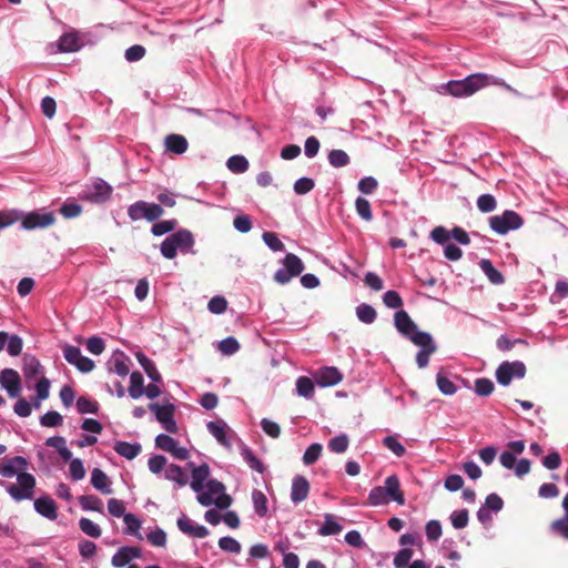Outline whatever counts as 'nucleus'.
<instances>
[{
  "instance_id": "obj_1",
  "label": "nucleus",
  "mask_w": 568,
  "mask_h": 568,
  "mask_svg": "<svg viewBox=\"0 0 568 568\" xmlns=\"http://www.w3.org/2000/svg\"><path fill=\"white\" fill-rule=\"evenodd\" d=\"M394 324L396 329L414 345L419 347L416 354V364L418 368H425L429 364V357L436 353L437 344L433 336L419 331L416 323L410 318L407 312L400 310L394 315Z\"/></svg>"
},
{
  "instance_id": "obj_2",
  "label": "nucleus",
  "mask_w": 568,
  "mask_h": 568,
  "mask_svg": "<svg viewBox=\"0 0 568 568\" xmlns=\"http://www.w3.org/2000/svg\"><path fill=\"white\" fill-rule=\"evenodd\" d=\"M488 85L501 87L515 95H520L516 89L510 87L503 79L487 73H474L462 80H452L448 81L444 88L448 94L455 98H466Z\"/></svg>"
},
{
  "instance_id": "obj_3",
  "label": "nucleus",
  "mask_w": 568,
  "mask_h": 568,
  "mask_svg": "<svg viewBox=\"0 0 568 568\" xmlns=\"http://www.w3.org/2000/svg\"><path fill=\"white\" fill-rule=\"evenodd\" d=\"M404 505L405 497L396 475L386 477L384 486L374 487L368 494V504L372 506L387 505L389 501Z\"/></svg>"
},
{
  "instance_id": "obj_4",
  "label": "nucleus",
  "mask_w": 568,
  "mask_h": 568,
  "mask_svg": "<svg viewBox=\"0 0 568 568\" xmlns=\"http://www.w3.org/2000/svg\"><path fill=\"white\" fill-rule=\"evenodd\" d=\"M193 246V234L189 230L181 229L169 235L161 243L160 252L165 258L173 260L178 254V250H180L182 253H194L192 250Z\"/></svg>"
},
{
  "instance_id": "obj_5",
  "label": "nucleus",
  "mask_w": 568,
  "mask_h": 568,
  "mask_svg": "<svg viewBox=\"0 0 568 568\" xmlns=\"http://www.w3.org/2000/svg\"><path fill=\"white\" fill-rule=\"evenodd\" d=\"M196 494L199 504L204 507L215 505L220 509H225L232 503V498L225 494V486L216 479L207 480L204 489Z\"/></svg>"
},
{
  "instance_id": "obj_6",
  "label": "nucleus",
  "mask_w": 568,
  "mask_h": 568,
  "mask_svg": "<svg viewBox=\"0 0 568 568\" xmlns=\"http://www.w3.org/2000/svg\"><path fill=\"white\" fill-rule=\"evenodd\" d=\"M0 486L6 488L14 501L29 500L34 496L36 478L32 474H19L17 483L6 484L0 480Z\"/></svg>"
},
{
  "instance_id": "obj_7",
  "label": "nucleus",
  "mask_w": 568,
  "mask_h": 568,
  "mask_svg": "<svg viewBox=\"0 0 568 568\" xmlns=\"http://www.w3.org/2000/svg\"><path fill=\"white\" fill-rule=\"evenodd\" d=\"M305 266L303 261L294 253H287L280 267L274 274V281L278 284H287L292 278L301 275Z\"/></svg>"
},
{
  "instance_id": "obj_8",
  "label": "nucleus",
  "mask_w": 568,
  "mask_h": 568,
  "mask_svg": "<svg viewBox=\"0 0 568 568\" xmlns=\"http://www.w3.org/2000/svg\"><path fill=\"white\" fill-rule=\"evenodd\" d=\"M524 224L521 216L511 210H506L499 215L489 217L490 229L500 235H505L510 231L518 230Z\"/></svg>"
},
{
  "instance_id": "obj_9",
  "label": "nucleus",
  "mask_w": 568,
  "mask_h": 568,
  "mask_svg": "<svg viewBox=\"0 0 568 568\" xmlns=\"http://www.w3.org/2000/svg\"><path fill=\"white\" fill-rule=\"evenodd\" d=\"M164 214V210L160 204L146 201H136L128 207V216L135 222L145 219L154 222Z\"/></svg>"
},
{
  "instance_id": "obj_10",
  "label": "nucleus",
  "mask_w": 568,
  "mask_h": 568,
  "mask_svg": "<svg viewBox=\"0 0 568 568\" xmlns=\"http://www.w3.org/2000/svg\"><path fill=\"white\" fill-rule=\"evenodd\" d=\"M526 366L520 361L503 362L496 369V379L503 386H508L514 378H523Z\"/></svg>"
},
{
  "instance_id": "obj_11",
  "label": "nucleus",
  "mask_w": 568,
  "mask_h": 568,
  "mask_svg": "<svg viewBox=\"0 0 568 568\" xmlns=\"http://www.w3.org/2000/svg\"><path fill=\"white\" fill-rule=\"evenodd\" d=\"M149 409L154 413L156 420L168 433L175 434L178 432V425L174 420L175 406L173 404L159 405L158 403H151Z\"/></svg>"
},
{
  "instance_id": "obj_12",
  "label": "nucleus",
  "mask_w": 568,
  "mask_h": 568,
  "mask_svg": "<svg viewBox=\"0 0 568 568\" xmlns=\"http://www.w3.org/2000/svg\"><path fill=\"white\" fill-rule=\"evenodd\" d=\"M112 194V186L102 179H97L80 194V199L91 203H104Z\"/></svg>"
},
{
  "instance_id": "obj_13",
  "label": "nucleus",
  "mask_w": 568,
  "mask_h": 568,
  "mask_svg": "<svg viewBox=\"0 0 568 568\" xmlns=\"http://www.w3.org/2000/svg\"><path fill=\"white\" fill-rule=\"evenodd\" d=\"M206 428L220 445L225 448L232 447V440L236 438V434L223 419L209 422Z\"/></svg>"
},
{
  "instance_id": "obj_14",
  "label": "nucleus",
  "mask_w": 568,
  "mask_h": 568,
  "mask_svg": "<svg viewBox=\"0 0 568 568\" xmlns=\"http://www.w3.org/2000/svg\"><path fill=\"white\" fill-rule=\"evenodd\" d=\"M21 217V227L24 230L44 229L55 222V216L52 212L33 211L26 215L22 214Z\"/></svg>"
},
{
  "instance_id": "obj_15",
  "label": "nucleus",
  "mask_w": 568,
  "mask_h": 568,
  "mask_svg": "<svg viewBox=\"0 0 568 568\" xmlns=\"http://www.w3.org/2000/svg\"><path fill=\"white\" fill-rule=\"evenodd\" d=\"M63 356L69 364L74 365L82 373H89L94 368V362L83 356L81 349L77 346L65 345Z\"/></svg>"
},
{
  "instance_id": "obj_16",
  "label": "nucleus",
  "mask_w": 568,
  "mask_h": 568,
  "mask_svg": "<svg viewBox=\"0 0 568 568\" xmlns=\"http://www.w3.org/2000/svg\"><path fill=\"white\" fill-rule=\"evenodd\" d=\"M155 445L158 448L170 453L174 458L185 460L189 458L190 453L185 447L179 445V442L166 434H160L155 437Z\"/></svg>"
},
{
  "instance_id": "obj_17",
  "label": "nucleus",
  "mask_w": 568,
  "mask_h": 568,
  "mask_svg": "<svg viewBox=\"0 0 568 568\" xmlns=\"http://www.w3.org/2000/svg\"><path fill=\"white\" fill-rule=\"evenodd\" d=\"M28 460L22 456H14L9 459H0V476L11 478L19 477V474H28Z\"/></svg>"
},
{
  "instance_id": "obj_18",
  "label": "nucleus",
  "mask_w": 568,
  "mask_h": 568,
  "mask_svg": "<svg viewBox=\"0 0 568 568\" xmlns=\"http://www.w3.org/2000/svg\"><path fill=\"white\" fill-rule=\"evenodd\" d=\"M0 385L10 397H18L21 392V379L17 371L4 368L0 372Z\"/></svg>"
},
{
  "instance_id": "obj_19",
  "label": "nucleus",
  "mask_w": 568,
  "mask_h": 568,
  "mask_svg": "<svg viewBox=\"0 0 568 568\" xmlns=\"http://www.w3.org/2000/svg\"><path fill=\"white\" fill-rule=\"evenodd\" d=\"M178 528L184 535L194 538H205L209 536V530L205 526L199 525L190 519L186 515L182 514L176 520Z\"/></svg>"
},
{
  "instance_id": "obj_20",
  "label": "nucleus",
  "mask_w": 568,
  "mask_h": 568,
  "mask_svg": "<svg viewBox=\"0 0 568 568\" xmlns=\"http://www.w3.org/2000/svg\"><path fill=\"white\" fill-rule=\"evenodd\" d=\"M314 381L321 387H329L338 384L343 375L342 373L333 366L322 367L314 373Z\"/></svg>"
},
{
  "instance_id": "obj_21",
  "label": "nucleus",
  "mask_w": 568,
  "mask_h": 568,
  "mask_svg": "<svg viewBox=\"0 0 568 568\" xmlns=\"http://www.w3.org/2000/svg\"><path fill=\"white\" fill-rule=\"evenodd\" d=\"M187 467L192 470V479L190 481V486L193 491L201 493L204 489L210 476V467L207 464H202L200 466H195L194 463H187Z\"/></svg>"
},
{
  "instance_id": "obj_22",
  "label": "nucleus",
  "mask_w": 568,
  "mask_h": 568,
  "mask_svg": "<svg viewBox=\"0 0 568 568\" xmlns=\"http://www.w3.org/2000/svg\"><path fill=\"white\" fill-rule=\"evenodd\" d=\"M130 357L122 351L116 349L108 362V369L121 377H125L130 373Z\"/></svg>"
},
{
  "instance_id": "obj_23",
  "label": "nucleus",
  "mask_w": 568,
  "mask_h": 568,
  "mask_svg": "<svg viewBox=\"0 0 568 568\" xmlns=\"http://www.w3.org/2000/svg\"><path fill=\"white\" fill-rule=\"evenodd\" d=\"M33 507L39 515L49 520H55L58 518L57 505L49 496H41L34 499Z\"/></svg>"
},
{
  "instance_id": "obj_24",
  "label": "nucleus",
  "mask_w": 568,
  "mask_h": 568,
  "mask_svg": "<svg viewBox=\"0 0 568 568\" xmlns=\"http://www.w3.org/2000/svg\"><path fill=\"white\" fill-rule=\"evenodd\" d=\"M310 493V483L304 476H295L292 481L291 500L297 505L305 500Z\"/></svg>"
},
{
  "instance_id": "obj_25",
  "label": "nucleus",
  "mask_w": 568,
  "mask_h": 568,
  "mask_svg": "<svg viewBox=\"0 0 568 568\" xmlns=\"http://www.w3.org/2000/svg\"><path fill=\"white\" fill-rule=\"evenodd\" d=\"M164 477L165 479L175 483L179 488L184 487L189 483L187 474L175 464L166 466Z\"/></svg>"
},
{
  "instance_id": "obj_26",
  "label": "nucleus",
  "mask_w": 568,
  "mask_h": 568,
  "mask_svg": "<svg viewBox=\"0 0 568 568\" xmlns=\"http://www.w3.org/2000/svg\"><path fill=\"white\" fill-rule=\"evenodd\" d=\"M168 151L174 154H183L186 152L189 143L187 140L180 134H169L164 141Z\"/></svg>"
},
{
  "instance_id": "obj_27",
  "label": "nucleus",
  "mask_w": 568,
  "mask_h": 568,
  "mask_svg": "<svg viewBox=\"0 0 568 568\" xmlns=\"http://www.w3.org/2000/svg\"><path fill=\"white\" fill-rule=\"evenodd\" d=\"M562 508L565 511L564 517L555 520L550 528L555 534L568 540V494L562 500Z\"/></svg>"
},
{
  "instance_id": "obj_28",
  "label": "nucleus",
  "mask_w": 568,
  "mask_h": 568,
  "mask_svg": "<svg viewBox=\"0 0 568 568\" xmlns=\"http://www.w3.org/2000/svg\"><path fill=\"white\" fill-rule=\"evenodd\" d=\"M91 484L97 490H100L102 494L109 495L112 493L108 476L105 475L104 471H102L99 468H94L92 470Z\"/></svg>"
},
{
  "instance_id": "obj_29",
  "label": "nucleus",
  "mask_w": 568,
  "mask_h": 568,
  "mask_svg": "<svg viewBox=\"0 0 568 568\" xmlns=\"http://www.w3.org/2000/svg\"><path fill=\"white\" fill-rule=\"evenodd\" d=\"M114 450L126 459H133L141 453V445L139 443L116 442Z\"/></svg>"
},
{
  "instance_id": "obj_30",
  "label": "nucleus",
  "mask_w": 568,
  "mask_h": 568,
  "mask_svg": "<svg viewBox=\"0 0 568 568\" xmlns=\"http://www.w3.org/2000/svg\"><path fill=\"white\" fill-rule=\"evenodd\" d=\"M129 395L132 399H139L144 394V378L140 372L130 375Z\"/></svg>"
},
{
  "instance_id": "obj_31",
  "label": "nucleus",
  "mask_w": 568,
  "mask_h": 568,
  "mask_svg": "<svg viewBox=\"0 0 568 568\" xmlns=\"http://www.w3.org/2000/svg\"><path fill=\"white\" fill-rule=\"evenodd\" d=\"M343 526L336 521V518L332 514L324 515V524L317 530L321 536H333L342 531Z\"/></svg>"
},
{
  "instance_id": "obj_32",
  "label": "nucleus",
  "mask_w": 568,
  "mask_h": 568,
  "mask_svg": "<svg viewBox=\"0 0 568 568\" xmlns=\"http://www.w3.org/2000/svg\"><path fill=\"white\" fill-rule=\"evenodd\" d=\"M241 456L244 459V462L247 464V466L260 473L263 474L265 470V467L263 463L254 455L251 448H248L245 444L241 443Z\"/></svg>"
},
{
  "instance_id": "obj_33",
  "label": "nucleus",
  "mask_w": 568,
  "mask_h": 568,
  "mask_svg": "<svg viewBox=\"0 0 568 568\" xmlns=\"http://www.w3.org/2000/svg\"><path fill=\"white\" fill-rule=\"evenodd\" d=\"M136 359L139 364L143 367L144 372L154 383L161 382L162 377L159 371L156 369L154 363L143 353H136Z\"/></svg>"
},
{
  "instance_id": "obj_34",
  "label": "nucleus",
  "mask_w": 568,
  "mask_h": 568,
  "mask_svg": "<svg viewBox=\"0 0 568 568\" xmlns=\"http://www.w3.org/2000/svg\"><path fill=\"white\" fill-rule=\"evenodd\" d=\"M43 373H44L43 366L40 364V362L36 357L29 356V357L24 358L23 374L27 379L42 376Z\"/></svg>"
},
{
  "instance_id": "obj_35",
  "label": "nucleus",
  "mask_w": 568,
  "mask_h": 568,
  "mask_svg": "<svg viewBox=\"0 0 568 568\" xmlns=\"http://www.w3.org/2000/svg\"><path fill=\"white\" fill-rule=\"evenodd\" d=\"M58 45L61 52H75L81 47L79 37L72 32L62 34Z\"/></svg>"
},
{
  "instance_id": "obj_36",
  "label": "nucleus",
  "mask_w": 568,
  "mask_h": 568,
  "mask_svg": "<svg viewBox=\"0 0 568 568\" xmlns=\"http://www.w3.org/2000/svg\"><path fill=\"white\" fill-rule=\"evenodd\" d=\"M123 521L125 524V530H124L125 534L132 535V536L136 537L139 540L143 539V536L140 532L142 523L134 514H131V513L125 514L123 516Z\"/></svg>"
},
{
  "instance_id": "obj_37",
  "label": "nucleus",
  "mask_w": 568,
  "mask_h": 568,
  "mask_svg": "<svg viewBox=\"0 0 568 568\" xmlns=\"http://www.w3.org/2000/svg\"><path fill=\"white\" fill-rule=\"evenodd\" d=\"M480 270L484 272V274L488 277V280L493 284H503L504 283V276L503 274L495 268L493 263L489 260L483 258L479 262Z\"/></svg>"
},
{
  "instance_id": "obj_38",
  "label": "nucleus",
  "mask_w": 568,
  "mask_h": 568,
  "mask_svg": "<svg viewBox=\"0 0 568 568\" xmlns=\"http://www.w3.org/2000/svg\"><path fill=\"white\" fill-rule=\"evenodd\" d=\"M145 538L153 547L164 548L168 542L166 532L160 527L148 530Z\"/></svg>"
},
{
  "instance_id": "obj_39",
  "label": "nucleus",
  "mask_w": 568,
  "mask_h": 568,
  "mask_svg": "<svg viewBox=\"0 0 568 568\" xmlns=\"http://www.w3.org/2000/svg\"><path fill=\"white\" fill-rule=\"evenodd\" d=\"M296 393L301 397L312 399L314 397V382L306 376L298 377L296 381Z\"/></svg>"
},
{
  "instance_id": "obj_40",
  "label": "nucleus",
  "mask_w": 568,
  "mask_h": 568,
  "mask_svg": "<svg viewBox=\"0 0 568 568\" xmlns=\"http://www.w3.org/2000/svg\"><path fill=\"white\" fill-rule=\"evenodd\" d=\"M252 501L254 511L258 517H264L267 514V498L266 496L257 489H254L252 493Z\"/></svg>"
},
{
  "instance_id": "obj_41",
  "label": "nucleus",
  "mask_w": 568,
  "mask_h": 568,
  "mask_svg": "<svg viewBox=\"0 0 568 568\" xmlns=\"http://www.w3.org/2000/svg\"><path fill=\"white\" fill-rule=\"evenodd\" d=\"M79 503L83 510L103 511L102 500L94 495L81 496Z\"/></svg>"
},
{
  "instance_id": "obj_42",
  "label": "nucleus",
  "mask_w": 568,
  "mask_h": 568,
  "mask_svg": "<svg viewBox=\"0 0 568 568\" xmlns=\"http://www.w3.org/2000/svg\"><path fill=\"white\" fill-rule=\"evenodd\" d=\"M356 316L362 323L372 324L376 320L377 314L373 306L363 303L356 307Z\"/></svg>"
},
{
  "instance_id": "obj_43",
  "label": "nucleus",
  "mask_w": 568,
  "mask_h": 568,
  "mask_svg": "<svg viewBox=\"0 0 568 568\" xmlns=\"http://www.w3.org/2000/svg\"><path fill=\"white\" fill-rule=\"evenodd\" d=\"M226 166L233 173H244L248 169V161L243 155H232L227 159Z\"/></svg>"
},
{
  "instance_id": "obj_44",
  "label": "nucleus",
  "mask_w": 568,
  "mask_h": 568,
  "mask_svg": "<svg viewBox=\"0 0 568 568\" xmlns=\"http://www.w3.org/2000/svg\"><path fill=\"white\" fill-rule=\"evenodd\" d=\"M176 225H178V222L174 219L160 221L152 225L151 233L154 236H162L164 234H168V233L174 231Z\"/></svg>"
},
{
  "instance_id": "obj_45",
  "label": "nucleus",
  "mask_w": 568,
  "mask_h": 568,
  "mask_svg": "<svg viewBox=\"0 0 568 568\" xmlns=\"http://www.w3.org/2000/svg\"><path fill=\"white\" fill-rule=\"evenodd\" d=\"M263 242L273 252H282L285 250L284 243L276 233L266 231L262 234Z\"/></svg>"
},
{
  "instance_id": "obj_46",
  "label": "nucleus",
  "mask_w": 568,
  "mask_h": 568,
  "mask_svg": "<svg viewBox=\"0 0 568 568\" xmlns=\"http://www.w3.org/2000/svg\"><path fill=\"white\" fill-rule=\"evenodd\" d=\"M349 161L348 154L343 150H332L328 153V162L334 168H344Z\"/></svg>"
},
{
  "instance_id": "obj_47",
  "label": "nucleus",
  "mask_w": 568,
  "mask_h": 568,
  "mask_svg": "<svg viewBox=\"0 0 568 568\" xmlns=\"http://www.w3.org/2000/svg\"><path fill=\"white\" fill-rule=\"evenodd\" d=\"M348 437L345 434H341L329 439L328 448L336 454H343L348 448Z\"/></svg>"
},
{
  "instance_id": "obj_48",
  "label": "nucleus",
  "mask_w": 568,
  "mask_h": 568,
  "mask_svg": "<svg viewBox=\"0 0 568 568\" xmlns=\"http://www.w3.org/2000/svg\"><path fill=\"white\" fill-rule=\"evenodd\" d=\"M79 527L85 535L92 538H99L102 534L100 526L89 518H81Z\"/></svg>"
},
{
  "instance_id": "obj_49",
  "label": "nucleus",
  "mask_w": 568,
  "mask_h": 568,
  "mask_svg": "<svg viewBox=\"0 0 568 568\" xmlns=\"http://www.w3.org/2000/svg\"><path fill=\"white\" fill-rule=\"evenodd\" d=\"M77 409L80 414H95L99 410V404L88 397L81 396L77 400Z\"/></svg>"
},
{
  "instance_id": "obj_50",
  "label": "nucleus",
  "mask_w": 568,
  "mask_h": 568,
  "mask_svg": "<svg viewBox=\"0 0 568 568\" xmlns=\"http://www.w3.org/2000/svg\"><path fill=\"white\" fill-rule=\"evenodd\" d=\"M219 547L226 552L230 554H240L241 552V544L233 537L225 536L219 539Z\"/></svg>"
},
{
  "instance_id": "obj_51",
  "label": "nucleus",
  "mask_w": 568,
  "mask_h": 568,
  "mask_svg": "<svg viewBox=\"0 0 568 568\" xmlns=\"http://www.w3.org/2000/svg\"><path fill=\"white\" fill-rule=\"evenodd\" d=\"M21 216L22 213L17 210L0 211V230L12 225L19 221Z\"/></svg>"
},
{
  "instance_id": "obj_52",
  "label": "nucleus",
  "mask_w": 568,
  "mask_h": 568,
  "mask_svg": "<svg viewBox=\"0 0 568 568\" xmlns=\"http://www.w3.org/2000/svg\"><path fill=\"white\" fill-rule=\"evenodd\" d=\"M426 537L429 541L435 542L442 537V525L439 520H429L425 526Z\"/></svg>"
},
{
  "instance_id": "obj_53",
  "label": "nucleus",
  "mask_w": 568,
  "mask_h": 568,
  "mask_svg": "<svg viewBox=\"0 0 568 568\" xmlns=\"http://www.w3.org/2000/svg\"><path fill=\"white\" fill-rule=\"evenodd\" d=\"M355 209L357 214L365 221H372L373 214L371 203L364 197H357L355 201Z\"/></svg>"
},
{
  "instance_id": "obj_54",
  "label": "nucleus",
  "mask_w": 568,
  "mask_h": 568,
  "mask_svg": "<svg viewBox=\"0 0 568 568\" xmlns=\"http://www.w3.org/2000/svg\"><path fill=\"white\" fill-rule=\"evenodd\" d=\"M240 349V344L239 342L236 341V338L230 336V337H226L224 339H222L220 343H219V351L223 354V355H233L235 354L237 351Z\"/></svg>"
},
{
  "instance_id": "obj_55",
  "label": "nucleus",
  "mask_w": 568,
  "mask_h": 568,
  "mask_svg": "<svg viewBox=\"0 0 568 568\" xmlns=\"http://www.w3.org/2000/svg\"><path fill=\"white\" fill-rule=\"evenodd\" d=\"M436 384L438 389L444 395H454L457 392V387L455 384L448 379L446 376H444L442 373H438L436 376Z\"/></svg>"
},
{
  "instance_id": "obj_56",
  "label": "nucleus",
  "mask_w": 568,
  "mask_h": 568,
  "mask_svg": "<svg viewBox=\"0 0 568 568\" xmlns=\"http://www.w3.org/2000/svg\"><path fill=\"white\" fill-rule=\"evenodd\" d=\"M322 449L323 447L318 443H314L311 446H308L303 455V463L305 465L314 464L320 458Z\"/></svg>"
},
{
  "instance_id": "obj_57",
  "label": "nucleus",
  "mask_w": 568,
  "mask_h": 568,
  "mask_svg": "<svg viewBox=\"0 0 568 568\" xmlns=\"http://www.w3.org/2000/svg\"><path fill=\"white\" fill-rule=\"evenodd\" d=\"M449 518L454 528L463 529L468 525V510H455L450 514Z\"/></svg>"
},
{
  "instance_id": "obj_58",
  "label": "nucleus",
  "mask_w": 568,
  "mask_h": 568,
  "mask_svg": "<svg viewBox=\"0 0 568 568\" xmlns=\"http://www.w3.org/2000/svg\"><path fill=\"white\" fill-rule=\"evenodd\" d=\"M496 206V199L490 194H483L477 199V207L483 213L493 212Z\"/></svg>"
},
{
  "instance_id": "obj_59",
  "label": "nucleus",
  "mask_w": 568,
  "mask_h": 568,
  "mask_svg": "<svg viewBox=\"0 0 568 568\" xmlns=\"http://www.w3.org/2000/svg\"><path fill=\"white\" fill-rule=\"evenodd\" d=\"M383 444L386 448L392 450L397 457H402L406 453V448L398 442L395 436H386L383 439Z\"/></svg>"
},
{
  "instance_id": "obj_60",
  "label": "nucleus",
  "mask_w": 568,
  "mask_h": 568,
  "mask_svg": "<svg viewBox=\"0 0 568 568\" xmlns=\"http://www.w3.org/2000/svg\"><path fill=\"white\" fill-rule=\"evenodd\" d=\"M62 422V416L55 410H50L40 418V424L44 427H57L60 426Z\"/></svg>"
},
{
  "instance_id": "obj_61",
  "label": "nucleus",
  "mask_w": 568,
  "mask_h": 568,
  "mask_svg": "<svg viewBox=\"0 0 568 568\" xmlns=\"http://www.w3.org/2000/svg\"><path fill=\"white\" fill-rule=\"evenodd\" d=\"M315 186L314 181L311 178H301L294 183V192L298 195H304L311 192Z\"/></svg>"
},
{
  "instance_id": "obj_62",
  "label": "nucleus",
  "mask_w": 568,
  "mask_h": 568,
  "mask_svg": "<svg viewBox=\"0 0 568 568\" xmlns=\"http://www.w3.org/2000/svg\"><path fill=\"white\" fill-rule=\"evenodd\" d=\"M494 390V384L488 378H477L475 381V392L479 396H489Z\"/></svg>"
},
{
  "instance_id": "obj_63",
  "label": "nucleus",
  "mask_w": 568,
  "mask_h": 568,
  "mask_svg": "<svg viewBox=\"0 0 568 568\" xmlns=\"http://www.w3.org/2000/svg\"><path fill=\"white\" fill-rule=\"evenodd\" d=\"M384 304L389 308H399L403 305V300L396 291H387L383 295Z\"/></svg>"
},
{
  "instance_id": "obj_64",
  "label": "nucleus",
  "mask_w": 568,
  "mask_h": 568,
  "mask_svg": "<svg viewBox=\"0 0 568 568\" xmlns=\"http://www.w3.org/2000/svg\"><path fill=\"white\" fill-rule=\"evenodd\" d=\"M412 557L413 550L409 548H403L395 555L393 564L396 568H405L407 567Z\"/></svg>"
}]
</instances>
